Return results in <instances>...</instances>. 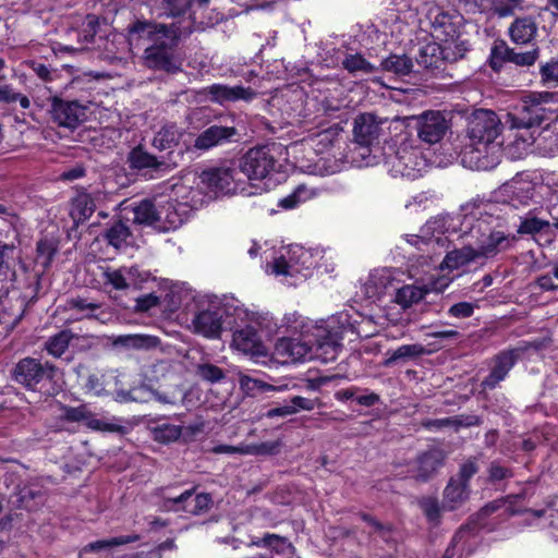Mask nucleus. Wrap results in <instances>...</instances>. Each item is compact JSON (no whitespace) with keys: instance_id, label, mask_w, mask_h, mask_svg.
Wrapping results in <instances>:
<instances>
[{"instance_id":"3","label":"nucleus","mask_w":558,"mask_h":558,"mask_svg":"<svg viewBox=\"0 0 558 558\" xmlns=\"http://www.w3.org/2000/svg\"><path fill=\"white\" fill-rule=\"evenodd\" d=\"M82 78H73L66 87L68 96H53L50 101V118L58 126L74 131L88 118L90 92L84 89Z\"/></svg>"},{"instance_id":"21","label":"nucleus","mask_w":558,"mask_h":558,"mask_svg":"<svg viewBox=\"0 0 558 558\" xmlns=\"http://www.w3.org/2000/svg\"><path fill=\"white\" fill-rule=\"evenodd\" d=\"M235 170L229 167H214L202 171L201 183L214 193H230L233 185Z\"/></svg>"},{"instance_id":"6","label":"nucleus","mask_w":558,"mask_h":558,"mask_svg":"<svg viewBox=\"0 0 558 558\" xmlns=\"http://www.w3.org/2000/svg\"><path fill=\"white\" fill-rule=\"evenodd\" d=\"M555 98L554 93H533L525 96L521 104L515 107L514 112L510 113L512 125L514 128L531 129L543 128L547 129L551 121H554L555 111L546 108L545 105Z\"/></svg>"},{"instance_id":"39","label":"nucleus","mask_w":558,"mask_h":558,"mask_svg":"<svg viewBox=\"0 0 558 558\" xmlns=\"http://www.w3.org/2000/svg\"><path fill=\"white\" fill-rule=\"evenodd\" d=\"M129 236H131V230L121 220L113 222L104 233L107 243L116 248L122 247Z\"/></svg>"},{"instance_id":"7","label":"nucleus","mask_w":558,"mask_h":558,"mask_svg":"<svg viewBox=\"0 0 558 558\" xmlns=\"http://www.w3.org/2000/svg\"><path fill=\"white\" fill-rule=\"evenodd\" d=\"M238 124L239 122L234 114L219 119L196 136L194 148L206 151L214 147L241 142L243 133L238 128Z\"/></svg>"},{"instance_id":"54","label":"nucleus","mask_w":558,"mask_h":558,"mask_svg":"<svg viewBox=\"0 0 558 558\" xmlns=\"http://www.w3.org/2000/svg\"><path fill=\"white\" fill-rule=\"evenodd\" d=\"M241 389L244 390L248 395H255L256 392H267L270 390H275L272 385L264 383L259 379L252 378L250 376H241L240 378Z\"/></svg>"},{"instance_id":"44","label":"nucleus","mask_w":558,"mask_h":558,"mask_svg":"<svg viewBox=\"0 0 558 558\" xmlns=\"http://www.w3.org/2000/svg\"><path fill=\"white\" fill-rule=\"evenodd\" d=\"M125 270H128L125 267L119 269L108 267L102 272L104 284L111 286L114 290H124L129 288L130 284L128 280H130V278Z\"/></svg>"},{"instance_id":"23","label":"nucleus","mask_w":558,"mask_h":558,"mask_svg":"<svg viewBox=\"0 0 558 558\" xmlns=\"http://www.w3.org/2000/svg\"><path fill=\"white\" fill-rule=\"evenodd\" d=\"M206 94L211 101L220 105L235 102L238 100L251 101L257 95L251 87H244L242 85L228 86L225 84H213L208 86Z\"/></svg>"},{"instance_id":"26","label":"nucleus","mask_w":558,"mask_h":558,"mask_svg":"<svg viewBox=\"0 0 558 558\" xmlns=\"http://www.w3.org/2000/svg\"><path fill=\"white\" fill-rule=\"evenodd\" d=\"M181 137L182 133L177 125H165L155 134L151 145L159 151L174 153L179 163L184 155V148L180 144Z\"/></svg>"},{"instance_id":"25","label":"nucleus","mask_w":558,"mask_h":558,"mask_svg":"<svg viewBox=\"0 0 558 558\" xmlns=\"http://www.w3.org/2000/svg\"><path fill=\"white\" fill-rule=\"evenodd\" d=\"M157 228L162 232H169L180 228L187 219V210L184 204L178 201H168L159 207Z\"/></svg>"},{"instance_id":"9","label":"nucleus","mask_w":558,"mask_h":558,"mask_svg":"<svg viewBox=\"0 0 558 558\" xmlns=\"http://www.w3.org/2000/svg\"><path fill=\"white\" fill-rule=\"evenodd\" d=\"M539 58V47L535 44L527 51H517L509 47L506 40L495 39L488 57V65L495 73H500L506 63H513L517 66H532Z\"/></svg>"},{"instance_id":"31","label":"nucleus","mask_w":558,"mask_h":558,"mask_svg":"<svg viewBox=\"0 0 558 558\" xmlns=\"http://www.w3.org/2000/svg\"><path fill=\"white\" fill-rule=\"evenodd\" d=\"M480 256L477 254L476 248L471 245H465L459 250H453L445 256L441 268L445 269H458L462 266L470 264L471 262H475Z\"/></svg>"},{"instance_id":"18","label":"nucleus","mask_w":558,"mask_h":558,"mask_svg":"<svg viewBox=\"0 0 558 558\" xmlns=\"http://www.w3.org/2000/svg\"><path fill=\"white\" fill-rule=\"evenodd\" d=\"M342 335L338 331L318 329L314 342L310 341L312 350V360L318 359L324 363L333 362L338 357L339 351L342 349Z\"/></svg>"},{"instance_id":"48","label":"nucleus","mask_w":558,"mask_h":558,"mask_svg":"<svg viewBox=\"0 0 558 558\" xmlns=\"http://www.w3.org/2000/svg\"><path fill=\"white\" fill-rule=\"evenodd\" d=\"M137 541H140L138 534L121 535V536L111 537L109 539L96 541L94 543H90L88 545V547L90 550L96 551V550H100L104 548L118 547V546L135 543Z\"/></svg>"},{"instance_id":"34","label":"nucleus","mask_w":558,"mask_h":558,"mask_svg":"<svg viewBox=\"0 0 558 558\" xmlns=\"http://www.w3.org/2000/svg\"><path fill=\"white\" fill-rule=\"evenodd\" d=\"M76 336L70 329H63L50 336L44 345L46 352L54 359L61 357Z\"/></svg>"},{"instance_id":"50","label":"nucleus","mask_w":558,"mask_h":558,"mask_svg":"<svg viewBox=\"0 0 558 558\" xmlns=\"http://www.w3.org/2000/svg\"><path fill=\"white\" fill-rule=\"evenodd\" d=\"M19 102L23 109H28L31 106L29 98L19 92H15L10 84L0 86V102L12 104Z\"/></svg>"},{"instance_id":"42","label":"nucleus","mask_w":558,"mask_h":558,"mask_svg":"<svg viewBox=\"0 0 558 558\" xmlns=\"http://www.w3.org/2000/svg\"><path fill=\"white\" fill-rule=\"evenodd\" d=\"M342 68L352 74L357 72L371 74L376 71V66L367 61L361 53L347 54L342 60Z\"/></svg>"},{"instance_id":"13","label":"nucleus","mask_w":558,"mask_h":558,"mask_svg":"<svg viewBox=\"0 0 558 558\" xmlns=\"http://www.w3.org/2000/svg\"><path fill=\"white\" fill-rule=\"evenodd\" d=\"M415 129L422 142L433 145L444 138L450 129V122L441 111L428 110L417 117Z\"/></svg>"},{"instance_id":"41","label":"nucleus","mask_w":558,"mask_h":558,"mask_svg":"<svg viewBox=\"0 0 558 558\" xmlns=\"http://www.w3.org/2000/svg\"><path fill=\"white\" fill-rule=\"evenodd\" d=\"M193 489V495L190 497L189 506L183 507L184 512L190 513L192 515H199L206 513L213 506V497L208 493H198L195 494V489Z\"/></svg>"},{"instance_id":"30","label":"nucleus","mask_w":558,"mask_h":558,"mask_svg":"<svg viewBox=\"0 0 558 558\" xmlns=\"http://www.w3.org/2000/svg\"><path fill=\"white\" fill-rule=\"evenodd\" d=\"M426 353L425 348L420 343L402 344L395 350L386 352V359L383 362L385 367H391L399 362H407L420 357Z\"/></svg>"},{"instance_id":"8","label":"nucleus","mask_w":558,"mask_h":558,"mask_svg":"<svg viewBox=\"0 0 558 558\" xmlns=\"http://www.w3.org/2000/svg\"><path fill=\"white\" fill-rule=\"evenodd\" d=\"M275 145H262L250 148L239 162L240 172L248 180H263L277 171L280 165L275 156Z\"/></svg>"},{"instance_id":"49","label":"nucleus","mask_w":558,"mask_h":558,"mask_svg":"<svg viewBox=\"0 0 558 558\" xmlns=\"http://www.w3.org/2000/svg\"><path fill=\"white\" fill-rule=\"evenodd\" d=\"M480 471L478 460L476 457H469L460 465L458 473L452 476L459 482L470 485L471 478Z\"/></svg>"},{"instance_id":"46","label":"nucleus","mask_w":558,"mask_h":558,"mask_svg":"<svg viewBox=\"0 0 558 558\" xmlns=\"http://www.w3.org/2000/svg\"><path fill=\"white\" fill-rule=\"evenodd\" d=\"M541 84L547 88L558 86V59L551 58L539 65Z\"/></svg>"},{"instance_id":"19","label":"nucleus","mask_w":558,"mask_h":558,"mask_svg":"<svg viewBox=\"0 0 558 558\" xmlns=\"http://www.w3.org/2000/svg\"><path fill=\"white\" fill-rule=\"evenodd\" d=\"M446 458L444 449L436 446L420 452L415 458V478L424 483L432 480L444 466Z\"/></svg>"},{"instance_id":"61","label":"nucleus","mask_w":558,"mask_h":558,"mask_svg":"<svg viewBox=\"0 0 558 558\" xmlns=\"http://www.w3.org/2000/svg\"><path fill=\"white\" fill-rule=\"evenodd\" d=\"M523 1L524 0H494L495 11L501 17L513 15L514 10L520 8Z\"/></svg>"},{"instance_id":"60","label":"nucleus","mask_w":558,"mask_h":558,"mask_svg":"<svg viewBox=\"0 0 558 558\" xmlns=\"http://www.w3.org/2000/svg\"><path fill=\"white\" fill-rule=\"evenodd\" d=\"M27 66L40 78L43 82H51L53 73L49 65L38 60H29L26 62Z\"/></svg>"},{"instance_id":"28","label":"nucleus","mask_w":558,"mask_h":558,"mask_svg":"<svg viewBox=\"0 0 558 558\" xmlns=\"http://www.w3.org/2000/svg\"><path fill=\"white\" fill-rule=\"evenodd\" d=\"M537 25L532 16L517 17L510 24L508 35L515 45H527L534 40Z\"/></svg>"},{"instance_id":"53","label":"nucleus","mask_w":558,"mask_h":558,"mask_svg":"<svg viewBox=\"0 0 558 558\" xmlns=\"http://www.w3.org/2000/svg\"><path fill=\"white\" fill-rule=\"evenodd\" d=\"M478 307L476 303L468 302V301H461L452 304L447 310L446 314L449 317L457 318V319H465L473 316L475 310Z\"/></svg>"},{"instance_id":"52","label":"nucleus","mask_w":558,"mask_h":558,"mask_svg":"<svg viewBox=\"0 0 558 558\" xmlns=\"http://www.w3.org/2000/svg\"><path fill=\"white\" fill-rule=\"evenodd\" d=\"M56 253H57V246L53 244L52 241H50L48 239H40L37 242V245H36L37 259L40 260V263L45 267L49 266L52 263Z\"/></svg>"},{"instance_id":"4","label":"nucleus","mask_w":558,"mask_h":558,"mask_svg":"<svg viewBox=\"0 0 558 558\" xmlns=\"http://www.w3.org/2000/svg\"><path fill=\"white\" fill-rule=\"evenodd\" d=\"M181 40V27L158 40L155 45L144 47L143 64L155 72L174 75L183 71V58L178 48Z\"/></svg>"},{"instance_id":"10","label":"nucleus","mask_w":558,"mask_h":558,"mask_svg":"<svg viewBox=\"0 0 558 558\" xmlns=\"http://www.w3.org/2000/svg\"><path fill=\"white\" fill-rule=\"evenodd\" d=\"M178 27L177 23L163 24L151 20L136 19L128 25L126 39L131 48L141 49L147 45H155Z\"/></svg>"},{"instance_id":"1","label":"nucleus","mask_w":558,"mask_h":558,"mask_svg":"<svg viewBox=\"0 0 558 558\" xmlns=\"http://www.w3.org/2000/svg\"><path fill=\"white\" fill-rule=\"evenodd\" d=\"M504 125L499 117L492 110H477L468 124V142L459 151L463 167L471 170H490L498 162L500 143L496 140Z\"/></svg>"},{"instance_id":"27","label":"nucleus","mask_w":558,"mask_h":558,"mask_svg":"<svg viewBox=\"0 0 558 558\" xmlns=\"http://www.w3.org/2000/svg\"><path fill=\"white\" fill-rule=\"evenodd\" d=\"M222 316L219 311H201L193 320L194 332L208 339L220 337L222 331Z\"/></svg>"},{"instance_id":"12","label":"nucleus","mask_w":558,"mask_h":558,"mask_svg":"<svg viewBox=\"0 0 558 558\" xmlns=\"http://www.w3.org/2000/svg\"><path fill=\"white\" fill-rule=\"evenodd\" d=\"M128 163L130 169L136 172L150 170L159 173L178 167V158L174 156V153H167L166 157L159 159L155 155L149 154L142 145H137L130 150Z\"/></svg>"},{"instance_id":"51","label":"nucleus","mask_w":558,"mask_h":558,"mask_svg":"<svg viewBox=\"0 0 558 558\" xmlns=\"http://www.w3.org/2000/svg\"><path fill=\"white\" fill-rule=\"evenodd\" d=\"M196 374L203 379L211 384H216L225 379V371L211 363H203L197 366Z\"/></svg>"},{"instance_id":"33","label":"nucleus","mask_w":558,"mask_h":558,"mask_svg":"<svg viewBox=\"0 0 558 558\" xmlns=\"http://www.w3.org/2000/svg\"><path fill=\"white\" fill-rule=\"evenodd\" d=\"M414 62L407 54L390 53L380 62V69L398 76H405L414 72Z\"/></svg>"},{"instance_id":"29","label":"nucleus","mask_w":558,"mask_h":558,"mask_svg":"<svg viewBox=\"0 0 558 558\" xmlns=\"http://www.w3.org/2000/svg\"><path fill=\"white\" fill-rule=\"evenodd\" d=\"M96 204L93 196L87 192H78L70 204V217L78 225L88 220L95 213Z\"/></svg>"},{"instance_id":"36","label":"nucleus","mask_w":558,"mask_h":558,"mask_svg":"<svg viewBox=\"0 0 558 558\" xmlns=\"http://www.w3.org/2000/svg\"><path fill=\"white\" fill-rule=\"evenodd\" d=\"M537 209L529 210L523 217H520V225L518 226L519 234L535 235L549 229L550 223L546 219H542L535 216Z\"/></svg>"},{"instance_id":"17","label":"nucleus","mask_w":558,"mask_h":558,"mask_svg":"<svg viewBox=\"0 0 558 558\" xmlns=\"http://www.w3.org/2000/svg\"><path fill=\"white\" fill-rule=\"evenodd\" d=\"M313 348L302 338L282 337L276 341L275 354L282 363H296L312 360Z\"/></svg>"},{"instance_id":"16","label":"nucleus","mask_w":558,"mask_h":558,"mask_svg":"<svg viewBox=\"0 0 558 558\" xmlns=\"http://www.w3.org/2000/svg\"><path fill=\"white\" fill-rule=\"evenodd\" d=\"M380 131V125L373 114H361L355 119L353 137L355 144L363 150L360 154L363 158L371 154V146L378 143Z\"/></svg>"},{"instance_id":"62","label":"nucleus","mask_w":558,"mask_h":558,"mask_svg":"<svg viewBox=\"0 0 558 558\" xmlns=\"http://www.w3.org/2000/svg\"><path fill=\"white\" fill-rule=\"evenodd\" d=\"M421 425L426 430L437 432L445 428H452L451 416L441 418H425L421 422Z\"/></svg>"},{"instance_id":"47","label":"nucleus","mask_w":558,"mask_h":558,"mask_svg":"<svg viewBox=\"0 0 558 558\" xmlns=\"http://www.w3.org/2000/svg\"><path fill=\"white\" fill-rule=\"evenodd\" d=\"M60 418L70 423H78L87 421L93 416V413L85 404L78 407L61 405Z\"/></svg>"},{"instance_id":"45","label":"nucleus","mask_w":558,"mask_h":558,"mask_svg":"<svg viewBox=\"0 0 558 558\" xmlns=\"http://www.w3.org/2000/svg\"><path fill=\"white\" fill-rule=\"evenodd\" d=\"M182 434L181 426L173 424H161L153 428V438L155 441L168 445L180 438Z\"/></svg>"},{"instance_id":"55","label":"nucleus","mask_w":558,"mask_h":558,"mask_svg":"<svg viewBox=\"0 0 558 558\" xmlns=\"http://www.w3.org/2000/svg\"><path fill=\"white\" fill-rule=\"evenodd\" d=\"M100 26L99 17L95 14H87L80 32V36L84 41L93 43Z\"/></svg>"},{"instance_id":"11","label":"nucleus","mask_w":558,"mask_h":558,"mask_svg":"<svg viewBox=\"0 0 558 558\" xmlns=\"http://www.w3.org/2000/svg\"><path fill=\"white\" fill-rule=\"evenodd\" d=\"M0 219V258L14 264L21 259V235L17 228L20 217L9 209Z\"/></svg>"},{"instance_id":"15","label":"nucleus","mask_w":558,"mask_h":558,"mask_svg":"<svg viewBox=\"0 0 558 558\" xmlns=\"http://www.w3.org/2000/svg\"><path fill=\"white\" fill-rule=\"evenodd\" d=\"M520 359L514 348L499 351L493 359L494 365L489 374L482 380L483 388L489 390L495 389L500 381L506 379L509 372Z\"/></svg>"},{"instance_id":"32","label":"nucleus","mask_w":558,"mask_h":558,"mask_svg":"<svg viewBox=\"0 0 558 558\" xmlns=\"http://www.w3.org/2000/svg\"><path fill=\"white\" fill-rule=\"evenodd\" d=\"M133 214L134 223L157 227L159 208L156 207L153 199L144 198L136 203L133 207Z\"/></svg>"},{"instance_id":"64","label":"nucleus","mask_w":558,"mask_h":558,"mask_svg":"<svg viewBox=\"0 0 558 558\" xmlns=\"http://www.w3.org/2000/svg\"><path fill=\"white\" fill-rule=\"evenodd\" d=\"M159 304V298L154 293H148L136 299L135 310L137 312H147Z\"/></svg>"},{"instance_id":"58","label":"nucleus","mask_w":558,"mask_h":558,"mask_svg":"<svg viewBox=\"0 0 558 558\" xmlns=\"http://www.w3.org/2000/svg\"><path fill=\"white\" fill-rule=\"evenodd\" d=\"M513 476V471L510 468L500 465L497 461H493L488 468V482L495 484L506 478Z\"/></svg>"},{"instance_id":"22","label":"nucleus","mask_w":558,"mask_h":558,"mask_svg":"<svg viewBox=\"0 0 558 558\" xmlns=\"http://www.w3.org/2000/svg\"><path fill=\"white\" fill-rule=\"evenodd\" d=\"M515 242L517 236L513 234L505 233L500 230H490L489 233L480 241L476 251L480 258H493L499 253L510 250Z\"/></svg>"},{"instance_id":"5","label":"nucleus","mask_w":558,"mask_h":558,"mask_svg":"<svg viewBox=\"0 0 558 558\" xmlns=\"http://www.w3.org/2000/svg\"><path fill=\"white\" fill-rule=\"evenodd\" d=\"M470 50V41H460L456 46V50L451 46L428 41L420 46L415 56V62L418 68L425 70L430 75L444 77L447 65L464 59Z\"/></svg>"},{"instance_id":"37","label":"nucleus","mask_w":558,"mask_h":558,"mask_svg":"<svg viewBox=\"0 0 558 558\" xmlns=\"http://www.w3.org/2000/svg\"><path fill=\"white\" fill-rule=\"evenodd\" d=\"M68 308L81 313L83 317L92 319L98 318V311L101 308V304L89 300L86 296H72L66 301Z\"/></svg>"},{"instance_id":"40","label":"nucleus","mask_w":558,"mask_h":558,"mask_svg":"<svg viewBox=\"0 0 558 558\" xmlns=\"http://www.w3.org/2000/svg\"><path fill=\"white\" fill-rule=\"evenodd\" d=\"M424 294L423 289L412 284H405L397 290L395 302L402 308H408L418 303L424 298Z\"/></svg>"},{"instance_id":"35","label":"nucleus","mask_w":558,"mask_h":558,"mask_svg":"<svg viewBox=\"0 0 558 558\" xmlns=\"http://www.w3.org/2000/svg\"><path fill=\"white\" fill-rule=\"evenodd\" d=\"M470 492V485L450 477L444 489V500L450 506V509H454L469 498Z\"/></svg>"},{"instance_id":"43","label":"nucleus","mask_w":558,"mask_h":558,"mask_svg":"<svg viewBox=\"0 0 558 558\" xmlns=\"http://www.w3.org/2000/svg\"><path fill=\"white\" fill-rule=\"evenodd\" d=\"M417 505L429 523L437 525L440 522L441 508L438 498L424 496L418 499Z\"/></svg>"},{"instance_id":"56","label":"nucleus","mask_w":558,"mask_h":558,"mask_svg":"<svg viewBox=\"0 0 558 558\" xmlns=\"http://www.w3.org/2000/svg\"><path fill=\"white\" fill-rule=\"evenodd\" d=\"M106 374L99 372L92 373L85 380L84 389L88 392H94L95 395L100 396L106 392Z\"/></svg>"},{"instance_id":"59","label":"nucleus","mask_w":558,"mask_h":558,"mask_svg":"<svg viewBox=\"0 0 558 558\" xmlns=\"http://www.w3.org/2000/svg\"><path fill=\"white\" fill-rule=\"evenodd\" d=\"M452 428L459 430L461 427H473L483 424V418L476 414H459L451 416Z\"/></svg>"},{"instance_id":"57","label":"nucleus","mask_w":558,"mask_h":558,"mask_svg":"<svg viewBox=\"0 0 558 558\" xmlns=\"http://www.w3.org/2000/svg\"><path fill=\"white\" fill-rule=\"evenodd\" d=\"M288 539L277 534H265L260 539L254 542L257 546L270 548L277 553H280L287 545Z\"/></svg>"},{"instance_id":"38","label":"nucleus","mask_w":558,"mask_h":558,"mask_svg":"<svg viewBox=\"0 0 558 558\" xmlns=\"http://www.w3.org/2000/svg\"><path fill=\"white\" fill-rule=\"evenodd\" d=\"M161 15L178 17L184 15L194 0H153Z\"/></svg>"},{"instance_id":"63","label":"nucleus","mask_w":558,"mask_h":558,"mask_svg":"<svg viewBox=\"0 0 558 558\" xmlns=\"http://www.w3.org/2000/svg\"><path fill=\"white\" fill-rule=\"evenodd\" d=\"M193 495V489H186L182 494L175 497L166 499V504L170 505V508L174 511H184L185 506H189L190 497Z\"/></svg>"},{"instance_id":"24","label":"nucleus","mask_w":558,"mask_h":558,"mask_svg":"<svg viewBox=\"0 0 558 558\" xmlns=\"http://www.w3.org/2000/svg\"><path fill=\"white\" fill-rule=\"evenodd\" d=\"M415 155L407 147L398 148L392 153H385L384 166L389 173L397 177H412L415 170Z\"/></svg>"},{"instance_id":"2","label":"nucleus","mask_w":558,"mask_h":558,"mask_svg":"<svg viewBox=\"0 0 558 558\" xmlns=\"http://www.w3.org/2000/svg\"><path fill=\"white\" fill-rule=\"evenodd\" d=\"M57 371V366L48 361L25 356L10 369V378L25 391L47 400L59 392Z\"/></svg>"},{"instance_id":"14","label":"nucleus","mask_w":558,"mask_h":558,"mask_svg":"<svg viewBox=\"0 0 558 558\" xmlns=\"http://www.w3.org/2000/svg\"><path fill=\"white\" fill-rule=\"evenodd\" d=\"M434 37L442 41V46H456L460 41H469L462 38V16L448 12H438L432 23Z\"/></svg>"},{"instance_id":"20","label":"nucleus","mask_w":558,"mask_h":558,"mask_svg":"<svg viewBox=\"0 0 558 558\" xmlns=\"http://www.w3.org/2000/svg\"><path fill=\"white\" fill-rule=\"evenodd\" d=\"M232 345L246 355L255 357L267 355V348L263 343L258 331L250 325L233 332Z\"/></svg>"}]
</instances>
